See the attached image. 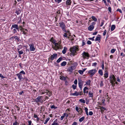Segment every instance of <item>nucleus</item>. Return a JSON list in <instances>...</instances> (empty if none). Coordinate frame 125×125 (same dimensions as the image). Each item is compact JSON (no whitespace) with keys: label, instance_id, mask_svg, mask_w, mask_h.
Wrapping results in <instances>:
<instances>
[{"label":"nucleus","instance_id":"5701e85b","mask_svg":"<svg viewBox=\"0 0 125 125\" xmlns=\"http://www.w3.org/2000/svg\"><path fill=\"white\" fill-rule=\"evenodd\" d=\"M85 117L84 116H83L81 118H80L79 119V121L80 122H82L84 119Z\"/></svg>","mask_w":125,"mask_h":125},{"label":"nucleus","instance_id":"2eb2a0df","mask_svg":"<svg viewBox=\"0 0 125 125\" xmlns=\"http://www.w3.org/2000/svg\"><path fill=\"white\" fill-rule=\"evenodd\" d=\"M94 27L93 26L90 25L88 27V30L90 31H91L94 29Z\"/></svg>","mask_w":125,"mask_h":125},{"label":"nucleus","instance_id":"4c0bfd02","mask_svg":"<svg viewBox=\"0 0 125 125\" xmlns=\"http://www.w3.org/2000/svg\"><path fill=\"white\" fill-rule=\"evenodd\" d=\"M43 91L44 94L46 93L47 94V93H49V91L47 90H44Z\"/></svg>","mask_w":125,"mask_h":125},{"label":"nucleus","instance_id":"864d4df0","mask_svg":"<svg viewBox=\"0 0 125 125\" xmlns=\"http://www.w3.org/2000/svg\"><path fill=\"white\" fill-rule=\"evenodd\" d=\"M55 2H58V3L61 2L62 1V0H54Z\"/></svg>","mask_w":125,"mask_h":125},{"label":"nucleus","instance_id":"f3484780","mask_svg":"<svg viewBox=\"0 0 125 125\" xmlns=\"http://www.w3.org/2000/svg\"><path fill=\"white\" fill-rule=\"evenodd\" d=\"M67 50V48L66 47H64V49H63V50L62 51V53L63 54H65L66 53Z\"/></svg>","mask_w":125,"mask_h":125},{"label":"nucleus","instance_id":"680f3d73","mask_svg":"<svg viewBox=\"0 0 125 125\" xmlns=\"http://www.w3.org/2000/svg\"><path fill=\"white\" fill-rule=\"evenodd\" d=\"M97 64V63L96 62H94L92 64V66H96Z\"/></svg>","mask_w":125,"mask_h":125},{"label":"nucleus","instance_id":"e433bc0d","mask_svg":"<svg viewBox=\"0 0 125 125\" xmlns=\"http://www.w3.org/2000/svg\"><path fill=\"white\" fill-rule=\"evenodd\" d=\"M116 50L115 49H112L111 50V52L112 53H114L115 51Z\"/></svg>","mask_w":125,"mask_h":125},{"label":"nucleus","instance_id":"f704fd0d","mask_svg":"<svg viewBox=\"0 0 125 125\" xmlns=\"http://www.w3.org/2000/svg\"><path fill=\"white\" fill-rule=\"evenodd\" d=\"M14 38L15 40H17L18 42L20 40V39L17 36H15Z\"/></svg>","mask_w":125,"mask_h":125},{"label":"nucleus","instance_id":"c85d7f7f","mask_svg":"<svg viewBox=\"0 0 125 125\" xmlns=\"http://www.w3.org/2000/svg\"><path fill=\"white\" fill-rule=\"evenodd\" d=\"M98 73L101 75H103V73L102 70H99L98 71Z\"/></svg>","mask_w":125,"mask_h":125},{"label":"nucleus","instance_id":"4d7b16f0","mask_svg":"<svg viewBox=\"0 0 125 125\" xmlns=\"http://www.w3.org/2000/svg\"><path fill=\"white\" fill-rule=\"evenodd\" d=\"M94 36L92 38H90L89 39V40H92V41H94Z\"/></svg>","mask_w":125,"mask_h":125},{"label":"nucleus","instance_id":"c756f323","mask_svg":"<svg viewBox=\"0 0 125 125\" xmlns=\"http://www.w3.org/2000/svg\"><path fill=\"white\" fill-rule=\"evenodd\" d=\"M85 112H86V115H88V109L87 107H85Z\"/></svg>","mask_w":125,"mask_h":125},{"label":"nucleus","instance_id":"6e6552de","mask_svg":"<svg viewBox=\"0 0 125 125\" xmlns=\"http://www.w3.org/2000/svg\"><path fill=\"white\" fill-rule=\"evenodd\" d=\"M13 28H15L16 30H17L18 31H19V27L18 25L17 24H14L12 25V27L11 28V30L13 29Z\"/></svg>","mask_w":125,"mask_h":125},{"label":"nucleus","instance_id":"774afa93","mask_svg":"<svg viewBox=\"0 0 125 125\" xmlns=\"http://www.w3.org/2000/svg\"><path fill=\"white\" fill-rule=\"evenodd\" d=\"M32 122L31 121H28L29 124L28 125H31V123Z\"/></svg>","mask_w":125,"mask_h":125},{"label":"nucleus","instance_id":"338daca9","mask_svg":"<svg viewBox=\"0 0 125 125\" xmlns=\"http://www.w3.org/2000/svg\"><path fill=\"white\" fill-rule=\"evenodd\" d=\"M77 123L76 122H74L73 124H72V125H77Z\"/></svg>","mask_w":125,"mask_h":125},{"label":"nucleus","instance_id":"2f4dec72","mask_svg":"<svg viewBox=\"0 0 125 125\" xmlns=\"http://www.w3.org/2000/svg\"><path fill=\"white\" fill-rule=\"evenodd\" d=\"M50 119V118L49 117L48 118H47V119L45 121V122L44 123V124H46L47 123V122Z\"/></svg>","mask_w":125,"mask_h":125},{"label":"nucleus","instance_id":"9d476101","mask_svg":"<svg viewBox=\"0 0 125 125\" xmlns=\"http://www.w3.org/2000/svg\"><path fill=\"white\" fill-rule=\"evenodd\" d=\"M42 97V96H38L37 97L36 99H35L34 101L36 103H38L40 101V99L41 97Z\"/></svg>","mask_w":125,"mask_h":125},{"label":"nucleus","instance_id":"473e14b6","mask_svg":"<svg viewBox=\"0 0 125 125\" xmlns=\"http://www.w3.org/2000/svg\"><path fill=\"white\" fill-rule=\"evenodd\" d=\"M79 101L83 103H85V100H84L83 99H80Z\"/></svg>","mask_w":125,"mask_h":125},{"label":"nucleus","instance_id":"6e6d98bb","mask_svg":"<svg viewBox=\"0 0 125 125\" xmlns=\"http://www.w3.org/2000/svg\"><path fill=\"white\" fill-rule=\"evenodd\" d=\"M77 79H75L74 81V83L75 84H77Z\"/></svg>","mask_w":125,"mask_h":125},{"label":"nucleus","instance_id":"79ce46f5","mask_svg":"<svg viewBox=\"0 0 125 125\" xmlns=\"http://www.w3.org/2000/svg\"><path fill=\"white\" fill-rule=\"evenodd\" d=\"M72 87L73 88V89H75L76 88V86L74 85H72Z\"/></svg>","mask_w":125,"mask_h":125},{"label":"nucleus","instance_id":"4468645a","mask_svg":"<svg viewBox=\"0 0 125 125\" xmlns=\"http://www.w3.org/2000/svg\"><path fill=\"white\" fill-rule=\"evenodd\" d=\"M72 2L71 0H67L66 2V5H70Z\"/></svg>","mask_w":125,"mask_h":125},{"label":"nucleus","instance_id":"3c124183","mask_svg":"<svg viewBox=\"0 0 125 125\" xmlns=\"http://www.w3.org/2000/svg\"><path fill=\"white\" fill-rule=\"evenodd\" d=\"M13 125H18V123L16 121L13 124Z\"/></svg>","mask_w":125,"mask_h":125},{"label":"nucleus","instance_id":"58836bf2","mask_svg":"<svg viewBox=\"0 0 125 125\" xmlns=\"http://www.w3.org/2000/svg\"><path fill=\"white\" fill-rule=\"evenodd\" d=\"M78 72L80 74H82L83 73V71L82 70H79L78 71Z\"/></svg>","mask_w":125,"mask_h":125},{"label":"nucleus","instance_id":"8fccbe9b","mask_svg":"<svg viewBox=\"0 0 125 125\" xmlns=\"http://www.w3.org/2000/svg\"><path fill=\"white\" fill-rule=\"evenodd\" d=\"M87 44H90L92 43V42L88 40L87 42Z\"/></svg>","mask_w":125,"mask_h":125},{"label":"nucleus","instance_id":"20e7f679","mask_svg":"<svg viewBox=\"0 0 125 125\" xmlns=\"http://www.w3.org/2000/svg\"><path fill=\"white\" fill-rule=\"evenodd\" d=\"M110 83L113 85V82H114L116 80V79L113 75H111L110 77Z\"/></svg>","mask_w":125,"mask_h":125},{"label":"nucleus","instance_id":"c9c22d12","mask_svg":"<svg viewBox=\"0 0 125 125\" xmlns=\"http://www.w3.org/2000/svg\"><path fill=\"white\" fill-rule=\"evenodd\" d=\"M106 110L105 108L104 107V109H102L101 110V112L102 114H103L104 110Z\"/></svg>","mask_w":125,"mask_h":125},{"label":"nucleus","instance_id":"13d9d810","mask_svg":"<svg viewBox=\"0 0 125 125\" xmlns=\"http://www.w3.org/2000/svg\"><path fill=\"white\" fill-rule=\"evenodd\" d=\"M106 30H105L104 31V32L103 33V35L104 36L105 35L106 33Z\"/></svg>","mask_w":125,"mask_h":125},{"label":"nucleus","instance_id":"393cba45","mask_svg":"<svg viewBox=\"0 0 125 125\" xmlns=\"http://www.w3.org/2000/svg\"><path fill=\"white\" fill-rule=\"evenodd\" d=\"M91 18L94 21H97V19L94 16H92Z\"/></svg>","mask_w":125,"mask_h":125},{"label":"nucleus","instance_id":"69168bd1","mask_svg":"<svg viewBox=\"0 0 125 125\" xmlns=\"http://www.w3.org/2000/svg\"><path fill=\"white\" fill-rule=\"evenodd\" d=\"M99 108L101 110L102 109H104V107H102V106H99Z\"/></svg>","mask_w":125,"mask_h":125},{"label":"nucleus","instance_id":"0e129e2a","mask_svg":"<svg viewBox=\"0 0 125 125\" xmlns=\"http://www.w3.org/2000/svg\"><path fill=\"white\" fill-rule=\"evenodd\" d=\"M117 11H119L120 13H122V11L121 10L119 9H117Z\"/></svg>","mask_w":125,"mask_h":125},{"label":"nucleus","instance_id":"052dcab7","mask_svg":"<svg viewBox=\"0 0 125 125\" xmlns=\"http://www.w3.org/2000/svg\"><path fill=\"white\" fill-rule=\"evenodd\" d=\"M85 44V41L83 40V41L82 42V46H83Z\"/></svg>","mask_w":125,"mask_h":125},{"label":"nucleus","instance_id":"c03bdc74","mask_svg":"<svg viewBox=\"0 0 125 125\" xmlns=\"http://www.w3.org/2000/svg\"><path fill=\"white\" fill-rule=\"evenodd\" d=\"M68 113L66 114V113H64L63 114V116L64 117L65 116L66 117H68Z\"/></svg>","mask_w":125,"mask_h":125},{"label":"nucleus","instance_id":"bf43d9fd","mask_svg":"<svg viewBox=\"0 0 125 125\" xmlns=\"http://www.w3.org/2000/svg\"><path fill=\"white\" fill-rule=\"evenodd\" d=\"M59 15H58V14H56V16L55 17V18L56 19V20H57V19H58V17H59Z\"/></svg>","mask_w":125,"mask_h":125},{"label":"nucleus","instance_id":"a211bd4d","mask_svg":"<svg viewBox=\"0 0 125 125\" xmlns=\"http://www.w3.org/2000/svg\"><path fill=\"white\" fill-rule=\"evenodd\" d=\"M88 95L89 97H93V93L91 91L89 92Z\"/></svg>","mask_w":125,"mask_h":125},{"label":"nucleus","instance_id":"ea45409f","mask_svg":"<svg viewBox=\"0 0 125 125\" xmlns=\"http://www.w3.org/2000/svg\"><path fill=\"white\" fill-rule=\"evenodd\" d=\"M19 73H20L21 74V73H22L23 74H25V72L23 70H22Z\"/></svg>","mask_w":125,"mask_h":125},{"label":"nucleus","instance_id":"603ef678","mask_svg":"<svg viewBox=\"0 0 125 125\" xmlns=\"http://www.w3.org/2000/svg\"><path fill=\"white\" fill-rule=\"evenodd\" d=\"M63 36L65 37H67V34L66 33H64V34L63 35Z\"/></svg>","mask_w":125,"mask_h":125},{"label":"nucleus","instance_id":"b1692460","mask_svg":"<svg viewBox=\"0 0 125 125\" xmlns=\"http://www.w3.org/2000/svg\"><path fill=\"white\" fill-rule=\"evenodd\" d=\"M21 32H22V33L24 35H25L26 36L27 35V32L25 31L24 29L23 31H22Z\"/></svg>","mask_w":125,"mask_h":125},{"label":"nucleus","instance_id":"6ab92c4d","mask_svg":"<svg viewBox=\"0 0 125 125\" xmlns=\"http://www.w3.org/2000/svg\"><path fill=\"white\" fill-rule=\"evenodd\" d=\"M104 77L105 78H107L108 77V72H106L104 74Z\"/></svg>","mask_w":125,"mask_h":125},{"label":"nucleus","instance_id":"09e8293b","mask_svg":"<svg viewBox=\"0 0 125 125\" xmlns=\"http://www.w3.org/2000/svg\"><path fill=\"white\" fill-rule=\"evenodd\" d=\"M93 114V113L92 111H90L89 112V115H92Z\"/></svg>","mask_w":125,"mask_h":125},{"label":"nucleus","instance_id":"423d86ee","mask_svg":"<svg viewBox=\"0 0 125 125\" xmlns=\"http://www.w3.org/2000/svg\"><path fill=\"white\" fill-rule=\"evenodd\" d=\"M60 26L62 28L63 31L65 30V26L64 23L63 22H61L59 23Z\"/></svg>","mask_w":125,"mask_h":125},{"label":"nucleus","instance_id":"de8ad7c7","mask_svg":"<svg viewBox=\"0 0 125 125\" xmlns=\"http://www.w3.org/2000/svg\"><path fill=\"white\" fill-rule=\"evenodd\" d=\"M103 85V81H101L100 83V86L102 87Z\"/></svg>","mask_w":125,"mask_h":125},{"label":"nucleus","instance_id":"5fc2aeb1","mask_svg":"<svg viewBox=\"0 0 125 125\" xmlns=\"http://www.w3.org/2000/svg\"><path fill=\"white\" fill-rule=\"evenodd\" d=\"M16 30V29H13V31L14 33H15L17 32V31Z\"/></svg>","mask_w":125,"mask_h":125},{"label":"nucleus","instance_id":"9b49d317","mask_svg":"<svg viewBox=\"0 0 125 125\" xmlns=\"http://www.w3.org/2000/svg\"><path fill=\"white\" fill-rule=\"evenodd\" d=\"M16 75L18 76V78L19 79L20 81H21L22 79H23L22 76V75L20 73H18Z\"/></svg>","mask_w":125,"mask_h":125},{"label":"nucleus","instance_id":"dca6fc26","mask_svg":"<svg viewBox=\"0 0 125 125\" xmlns=\"http://www.w3.org/2000/svg\"><path fill=\"white\" fill-rule=\"evenodd\" d=\"M88 88L87 87H85L83 89V92L84 93L87 94L88 93V91H86V90L88 89Z\"/></svg>","mask_w":125,"mask_h":125},{"label":"nucleus","instance_id":"bb28decb","mask_svg":"<svg viewBox=\"0 0 125 125\" xmlns=\"http://www.w3.org/2000/svg\"><path fill=\"white\" fill-rule=\"evenodd\" d=\"M62 59V58L61 57L59 58L57 61V62L58 63Z\"/></svg>","mask_w":125,"mask_h":125},{"label":"nucleus","instance_id":"1a4fd4ad","mask_svg":"<svg viewBox=\"0 0 125 125\" xmlns=\"http://www.w3.org/2000/svg\"><path fill=\"white\" fill-rule=\"evenodd\" d=\"M83 84V82L82 80H80L78 81V85L79 87L81 89L82 88Z\"/></svg>","mask_w":125,"mask_h":125},{"label":"nucleus","instance_id":"f8f14e48","mask_svg":"<svg viewBox=\"0 0 125 125\" xmlns=\"http://www.w3.org/2000/svg\"><path fill=\"white\" fill-rule=\"evenodd\" d=\"M35 48L33 44H31L30 46V50L31 51H34L35 50Z\"/></svg>","mask_w":125,"mask_h":125},{"label":"nucleus","instance_id":"72a5a7b5","mask_svg":"<svg viewBox=\"0 0 125 125\" xmlns=\"http://www.w3.org/2000/svg\"><path fill=\"white\" fill-rule=\"evenodd\" d=\"M22 46L21 45H19L18 46L17 48L18 50L19 51L20 49L22 48Z\"/></svg>","mask_w":125,"mask_h":125},{"label":"nucleus","instance_id":"49530a36","mask_svg":"<svg viewBox=\"0 0 125 125\" xmlns=\"http://www.w3.org/2000/svg\"><path fill=\"white\" fill-rule=\"evenodd\" d=\"M47 94L48 95V96L49 97H50L51 95V94H52V93H51V92H50L49 91V93H47Z\"/></svg>","mask_w":125,"mask_h":125},{"label":"nucleus","instance_id":"7c9ffc66","mask_svg":"<svg viewBox=\"0 0 125 125\" xmlns=\"http://www.w3.org/2000/svg\"><path fill=\"white\" fill-rule=\"evenodd\" d=\"M100 37H99L97 36L96 37V39L95 40V41H99L100 40Z\"/></svg>","mask_w":125,"mask_h":125},{"label":"nucleus","instance_id":"7ed1b4c3","mask_svg":"<svg viewBox=\"0 0 125 125\" xmlns=\"http://www.w3.org/2000/svg\"><path fill=\"white\" fill-rule=\"evenodd\" d=\"M96 70L95 69L89 70L88 72V73L90 75L91 77L92 76L96 73Z\"/></svg>","mask_w":125,"mask_h":125},{"label":"nucleus","instance_id":"cd10ccee","mask_svg":"<svg viewBox=\"0 0 125 125\" xmlns=\"http://www.w3.org/2000/svg\"><path fill=\"white\" fill-rule=\"evenodd\" d=\"M16 12L17 15H19L21 12V10H16Z\"/></svg>","mask_w":125,"mask_h":125},{"label":"nucleus","instance_id":"0eeeda50","mask_svg":"<svg viewBox=\"0 0 125 125\" xmlns=\"http://www.w3.org/2000/svg\"><path fill=\"white\" fill-rule=\"evenodd\" d=\"M57 56V55L56 53H54L53 55H52L51 56L50 59L52 60H53L54 59H56Z\"/></svg>","mask_w":125,"mask_h":125},{"label":"nucleus","instance_id":"a19ab883","mask_svg":"<svg viewBox=\"0 0 125 125\" xmlns=\"http://www.w3.org/2000/svg\"><path fill=\"white\" fill-rule=\"evenodd\" d=\"M18 52L20 54H21L23 53V52L22 51H18Z\"/></svg>","mask_w":125,"mask_h":125},{"label":"nucleus","instance_id":"ddd939ff","mask_svg":"<svg viewBox=\"0 0 125 125\" xmlns=\"http://www.w3.org/2000/svg\"><path fill=\"white\" fill-rule=\"evenodd\" d=\"M81 94H80L78 92H77L76 91H75L74 93H71L70 94L71 95L74 96H78L79 95H81Z\"/></svg>","mask_w":125,"mask_h":125},{"label":"nucleus","instance_id":"39448f33","mask_svg":"<svg viewBox=\"0 0 125 125\" xmlns=\"http://www.w3.org/2000/svg\"><path fill=\"white\" fill-rule=\"evenodd\" d=\"M82 56L84 59H88L89 57V54L87 52H84L82 54Z\"/></svg>","mask_w":125,"mask_h":125},{"label":"nucleus","instance_id":"a878e982","mask_svg":"<svg viewBox=\"0 0 125 125\" xmlns=\"http://www.w3.org/2000/svg\"><path fill=\"white\" fill-rule=\"evenodd\" d=\"M73 69L72 68V67H69L68 69V71H69L71 72H73Z\"/></svg>","mask_w":125,"mask_h":125},{"label":"nucleus","instance_id":"a18cd8bd","mask_svg":"<svg viewBox=\"0 0 125 125\" xmlns=\"http://www.w3.org/2000/svg\"><path fill=\"white\" fill-rule=\"evenodd\" d=\"M52 125H59L57 123H55L54 122L52 124Z\"/></svg>","mask_w":125,"mask_h":125},{"label":"nucleus","instance_id":"e2e57ef3","mask_svg":"<svg viewBox=\"0 0 125 125\" xmlns=\"http://www.w3.org/2000/svg\"><path fill=\"white\" fill-rule=\"evenodd\" d=\"M108 10L109 11H110V12H111V7H109L108 8Z\"/></svg>","mask_w":125,"mask_h":125},{"label":"nucleus","instance_id":"412c9836","mask_svg":"<svg viewBox=\"0 0 125 125\" xmlns=\"http://www.w3.org/2000/svg\"><path fill=\"white\" fill-rule=\"evenodd\" d=\"M91 81L90 80H88V81H87L86 82V84L87 85L90 86L91 84Z\"/></svg>","mask_w":125,"mask_h":125},{"label":"nucleus","instance_id":"aec40b11","mask_svg":"<svg viewBox=\"0 0 125 125\" xmlns=\"http://www.w3.org/2000/svg\"><path fill=\"white\" fill-rule=\"evenodd\" d=\"M115 26L114 25H113L111 26V31H113L115 29Z\"/></svg>","mask_w":125,"mask_h":125},{"label":"nucleus","instance_id":"4be33fe9","mask_svg":"<svg viewBox=\"0 0 125 125\" xmlns=\"http://www.w3.org/2000/svg\"><path fill=\"white\" fill-rule=\"evenodd\" d=\"M66 62L64 61L62 62L61 64L62 66H64L66 65Z\"/></svg>","mask_w":125,"mask_h":125},{"label":"nucleus","instance_id":"f03ea898","mask_svg":"<svg viewBox=\"0 0 125 125\" xmlns=\"http://www.w3.org/2000/svg\"><path fill=\"white\" fill-rule=\"evenodd\" d=\"M78 47L76 46H73L71 47L70 49V50L71 52L70 53L68 54L70 56H74L77 54L76 52L78 51Z\"/></svg>","mask_w":125,"mask_h":125},{"label":"nucleus","instance_id":"37998d69","mask_svg":"<svg viewBox=\"0 0 125 125\" xmlns=\"http://www.w3.org/2000/svg\"><path fill=\"white\" fill-rule=\"evenodd\" d=\"M75 110L77 112H79V108L78 107H77V106L76 107H75Z\"/></svg>","mask_w":125,"mask_h":125},{"label":"nucleus","instance_id":"f257e3e1","mask_svg":"<svg viewBox=\"0 0 125 125\" xmlns=\"http://www.w3.org/2000/svg\"><path fill=\"white\" fill-rule=\"evenodd\" d=\"M50 41L53 43V44L55 45L54 46H53L52 47L55 50L60 49H62V47L61 45V42L59 41L57 43H55V40L53 39V38H51Z\"/></svg>","mask_w":125,"mask_h":125}]
</instances>
